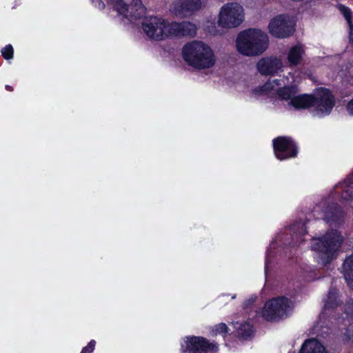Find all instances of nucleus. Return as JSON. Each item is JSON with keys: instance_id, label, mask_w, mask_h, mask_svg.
<instances>
[{"instance_id": "obj_1", "label": "nucleus", "mask_w": 353, "mask_h": 353, "mask_svg": "<svg viewBox=\"0 0 353 353\" xmlns=\"http://www.w3.org/2000/svg\"><path fill=\"white\" fill-rule=\"evenodd\" d=\"M289 104L296 109L312 108L313 114L322 117L330 114L335 101L334 96L328 90L320 88L312 95L296 94Z\"/></svg>"}, {"instance_id": "obj_2", "label": "nucleus", "mask_w": 353, "mask_h": 353, "mask_svg": "<svg viewBox=\"0 0 353 353\" xmlns=\"http://www.w3.org/2000/svg\"><path fill=\"white\" fill-rule=\"evenodd\" d=\"M297 71L289 72L288 75L281 79L268 81L263 86L253 90V94H268L275 96L282 100H292L297 94L299 90L296 84L299 82Z\"/></svg>"}, {"instance_id": "obj_3", "label": "nucleus", "mask_w": 353, "mask_h": 353, "mask_svg": "<svg viewBox=\"0 0 353 353\" xmlns=\"http://www.w3.org/2000/svg\"><path fill=\"white\" fill-rule=\"evenodd\" d=\"M182 55L188 65L199 70L212 68L216 62L213 49L201 41L187 43L183 47Z\"/></svg>"}, {"instance_id": "obj_4", "label": "nucleus", "mask_w": 353, "mask_h": 353, "mask_svg": "<svg viewBox=\"0 0 353 353\" xmlns=\"http://www.w3.org/2000/svg\"><path fill=\"white\" fill-rule=\"evenodd\" d=\"M235 43L239 54L246 57H256L266 51L269 46V38L260 29L249 28L238 34Z\"/></svg>"}, {"instance_id": "obj_5", "label": "nucleus", "mask_w": 353, "mask_h": 353, "mask_svg": "<svg viewBox=\"0 0 353 353\" xmlns=\"http://www.w3.org/2000/svg\"><path fill=\"white\" fill-rule=\"evenodd\" d=\"M342 241L341 235L336 231L322 239H313L312 248L317 252L318 263L326 265L335 259Z\"/></svg>"}, {"instance_id": "obj_6", "label": "nucleus", "mask_w": 353, "mask_h": 353, "mask_svg": "<svg viewBox=\"0 0 353 353\" xmlns=\"http://www.w3.org/2000/svg\"><path fill=\"white\" fill-rule=\"evenodd\" d=\"M245 20V10L238 2H228L219 9L217 24L225 29H231L239 26Z\"/></svg>"}, {"instance_id": "obj_7", "label": "nucleus", "mask_w": 353, "mask_h": 353, "mask_svg": "<svg viewBox=\"0 0 353 353\" xmlns=\"http://www.w3.org/2000/svg\"><path fill=\"white\" fill-rule=\"evenodd\" d=\"M293 307V303L286 297L274 298L265 302L261 315L267 321H277L287 316Z\"/></svg>"}, {"instance_id": "obj_8", "label": "nucleus", "mask_w": 353, "mask_h": 353, "mask_svg": "<svg viewBox=\"0 0 353 353\" xmlns=\"http://www.w3.org/2000/svg\"><path fill=\"white\" fill-rule=\"evenodd\" d=\"M206 0H168L170 13L179 18H187L205 8Z\"/></svg>"}, {"instance_id": "obj_9", "label": "nucleus", "mask_w": 353, "mask_h": 353, "mask_svg": "<svg viewBox=\"0 0 353 353\" xmlns=\"http://www.w3.org/2000/svg\"><path fill=\"white\" fill-rule=\"evenodd\" d=\"M170 22L167 20L150 17L145 18L143 23V30L146 35L154 40H163L170 37Z\"/></svg>"}, {"instance_id": "obj_10", "label": "nucleus", "mask_w": 353, "mask_h": 353, "mask_svg": "<svg viewBox=\"0 0 353 353\" xmlns=\"http://www.w3.org/2000/svg\"><path fill=\"white\" fill-rule=\"evenodd\" d=\"M218 350L216 343L201 336H187L181 343V353H215Z\"/></svg>"}, {"instance_id": "obj_11", "label": "nucleus", "mask_w": 353, "mask_h": 353, "mask_svg": "<svg viewBox=\"0 0 353 353\" xmlns=\"http://www.w3.org/2000/svg\"><path fill=\"white\" fill-rule=\"evenodd\" d=\"M269 33L276 38L284 39L291 36L294 31V23L292 18L285 14L273 17L268 26Z\"/></svg>"}, {"instance_id": "obj_12", "label": "nucleus", "mask_w": 353, "mask_h": 353, "mask_svg": "<svg viewBox=\"0 0 353 353\" xmlns=\"http://www.w3.org/2000/svg\"><path fill=\"white\" fill-rule=\"evenodd\" d=\"M118 13L129 21L134 22L142 17L145 8L141 0H110Z\"/></svg>"}, {"instance_id": "obj_13", "label": "nucleus", "mask_w": 353, "mask_h": 353, "mask_svg": "<svg viewBox=\"0 0 353 353\" xmlns=\"http://www.w3.org/2000/svg\"><path fill=\"white\" fill-rule=\"evenodd\" d=\"M274 152L279 160H285L296 155V146L294 141L287 137H278L273 140Z\"/></svg>"}, {"instance_id": "obj_14", "label": "nucleus", "mask_w": 353, "mask_h": 353, "mask_svg": "<svg viewBox=\"0 0 353 353\" xmlns=\"http://www.w3.org/2000/svg\"><path fill=\"white\" fill-rule=\"evenodd\" d=\"M285 66L281 58L277 57H263L256 63L257 70L263 75H274L283 72Z\"/></svg>"}, {"instance_id": "obj_15", "label": "nucleus", "mask_w": 353, "mask_h": 353, "mask_svg": "<svg viewBox=\"0 0 353 353\" xmlns=\"http://www.w3.org/2000/svg\"><path fill=\"white\" fill-rule=\"evenodd\" d=\"M171 37L194 36L197 31L196 26L190 21L170 22Z\"/></svg>"}, {"instance_id": "obj_16", "label": "nucleus", "mask_w": 353, "mask_h": 353, "mask_svg": "<svg viewBox=\"0 0 353 353\" xmlns=\"http://www.w3.org/2000/svg\"><path fill=\"white\" fill-rule=\"evenodd\" d=\"M335 188L336 193L340 194L341 199L350 201V206L353 208V173Z\"/></svg>"}, {"instance_id": "obj_17", "label": "nucleus", "mask_w": 353, "mask_h": 353, "mask_svg": "<svg viewBox=\"0 0 353 353\" xmlns=\"http://www.w3.org/2000/svg\"><path fill=\"white\" fill-rule=\"evenodd\" d=\"M305 54L304 46L301 44H296L291 47L287 54V60L290 66L299 65Z\"/></svg>"}, {"instance_id": "obj_18", "label": "nucleus", "mask_w": 353, "mask_h": 353, "mask_svg": "<svg viewBox=\"0 0 353 353\" xmlns=\"http://www.w3.org/2000/svg\"><path fill=\"white\" fill-rule=\"evenodd\" d=\"M299 353H327L325 347L316 339H309L303 345Z\"/></svg>"}, {"instance_id": "obj_19", "label": "nucleus", "mask_w": 353, "mask_h": 353, "mask_svg": "<svg viewBox=\"0 0 353 353\" xmlns=\"http://www.w3.org/2000/svg\"><path fill=\"white\" fill-rule=\"evenodd\" d=\"M343 268L345 280L348 285L353 289V255L346 259Z\"/></svg>"}, {"instance_id": "obj_20", "label": "nucleus", "mask_w": 353, "mask_h": 353, "mask_svg": "<svg viewBox=\"0 0 353 353\" xmlns=\"http://www.w3.org/2000/svg\"><path fill=\"white\" fill-rule=\"evenodd\" d=\"M234 327L236 330L237 334L241 338L250 336L253 332L252 326L250 323L236 322L234 324Z\"/></svg>"}, {"instance_id": "obj_21", "label": "nucleus", "mask_w": 353, "mask_h": 353, "mask_svg": "<svg viewBox=\"0 0 353 353\" xmlns=\"http://www.w3.org/2000/svg\"><path fill=\"white\" fill-rule=\"evenodd\" d=\"M338 10L343 15L347 23L350 24V39L352 43H353V25H351V16L352 12L350 9L343 5L339 4L337 6Z\"/></svg>"}, {"instance_id": "obj_22", "label": "nucleus", "mask_w": 353, "mask_h": 353, "mask_svg": "<svg viewBox=\"0 0 353 353\" xmlns=\"http://www.w3.org/2000/svg\"><path fill=\"white\" fill-rule=\"evenodd\" d=\"M337 292L335 290H332L329 292L327 300L325 303V309L332 307L337 305Z\"/></svg>"}, {"instance_id": "obj_23", "label": "nucleus", "mask_w": 353, "mask_h": 353, "mask_svg": "<svg viewBox=\"0 0 353 353\" xmlns=\"http://www.w3.org/2000/svg\"><path fill=\"white\" fill-rule=\"evenodd\" d=\"M212 333L214 336L221 334L224 336L228 333V327L225 323H219L215 325Z\"/></svg>"}, {"instance_id": "obj_24", "label": "nucleus", "mask_w": 353, "mask_h": 353, "mask_svg": "<svg viewBox=\"0 0 353 353\" xmlns=\"http://www.w3.org/2000/svg\"><path fill=\"white\" fill-rule=\"evenodd\" d=\"M1 53L3 57L6 59H11L13 57V48L12 46L9 44L7 45L6 47H4L2 50Z\"/></svg>"}, {"instance_id": "obj_25", "label": "nucleus", "mask_w": 353, "mask_h": 353, "mask_svg": "<svg viewBox=\"0 0 353 353\" xmlns=\"http://www.w3.org/2000/svg\"><path fill=\"white\" fill-rule=\"evenodd\" d=\"M95 344V341L92 340L88 345L82 350L81 353H92L94 350Z\"/></svg>"}, {"instance_id": "obj_26", "label": "nucleus", "mask_w": 353, "mask_h": 353, "mask_svg": "<svg viewBox=\"0 0 353 353\" xmlns=\"http://www.w3.org/2000/svg\"><path fill=\"white\" fill-rule=\"evenodd\" d=\"M346 111L349 115L353 117V98L346 105Z\"/></svg>"}, {"instance_id": "obj_27", "label": "nucleus", "mask_w": 353, "mask_h": 353, "mask_svg": "<svg viewBox=\"0 0 353 353\" xmlns=\"http://www.w3.org/2000/svg\"><path fill=\"white\" fill-rule=\"evenodd\" d=\"M325 219L327 221H335L334 216V212H327L325 214Z\"/></svg>"}, {"instance_id": "obj_28", "label": "nucleus", "mask_w": 353, "mask_h": 353, "mask_svg": "<svg viewBox=\"0 0 353 353\" xmlns=\"http://www.w3.org/2000/svg\"><path fill=\"white\" fill-rule=\"evenodd\" d=\"M94 3L95 6L99 9H103L105 8V3L101 0H97Z\"/></svg>"}, {"instance_id": "obj_29", "label": "nucleus", "mask_w": 353, "mask_h": 353, "mask_svg": "<svg viewBox=\"0 0 353 353\" xmlns=\"http://www.w3.org/2000/svg\"><path fill=\"white\" fill-rule=\"evenodd\" d=\"M206 29L209 32L212 33V34H215L216 32L214 25H213V26L207 25Z\"/></svg>"}, {"instance_id": "obj_30", "label": "nucleus", "mask_w": 353, "mask_h": 353, "mask_svg": "<svg viewBox=\"0 0 353 353\" xmlns=\"http://www.w3.org/2000/svg\"><path fill=\"white\" fill-rule=\"evenodd\" d=\"M348 73L350 77H353V66L349 68Z\"/></svg>"}, {"instance_id": "obj_31", "label": "nucleus", "mask_w": 353, "mask_h": 353, "mask_svg": "<svg viewBox=\"0 0 353 353\" xmlns=\"http://www.w3.org/2000/svg\"><path fill=\"white\" fill-rule=\"evenodd\" d=\"M6 88L9 91H12V88L10 86H9V85H6Z\"/></svg>"}, {"instance_id": "obj_32", "label": "nucleus", "mask_w": 353, "mask_h": 353, "mask_svg": "<svg viewBox=\"0 0 353 353\" xmlns=\"http://www.w3.org/2000/svg\"><path fill=\"white\" fill-rule=\"evenodd\" d=\"M303 226H304L303 224H301V227L302 229H303Z\"/></svg>"}]
</instances>
